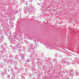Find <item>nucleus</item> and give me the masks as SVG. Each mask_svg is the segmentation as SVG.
<instances>
[{
    "mask_svg": "<svg viewBox=\"0 0 79 79\" xmlns=\"http://www.w3.org/2000/svg\"><path fill=\"white\" fill-rule=\"evenodd\" d=\"M56 61V59H54L53 60V61Z\"/></svg>",
    "mask_w": 79,
    "mask_h": 79,
    "instance_id": "2",
    "label": "nucleus"
},
{
    "mask_svg": "<svg viewBox=\"0 0 79 79\" xmlns=\"http://www.w3.org/2000/svg\"><path fill=\"white\" fill-rule=\"evenodd\" d=\"M22 58H23V57L22 56H21Z\"/></svg>",
    "mask_w": 79,
    "mask_h": 79,
    "instance_id": "6",
    "label": "nucleus"
},
{
    "mask_svg": "<svg viewBox=\"0 0 79 79\" xmlns=\"http://www.w3.org/2000/svg\"><path fill=\"white\" fill-rule=\"evenodd\" d=\"M27 62H29L30 61L29 60H27Z\"/></svg>",
    "mask_w": 79,
    "mask_h": 79,
    "instance_id": "3",
    "label": "nucleus"
},
{
    "mask_svg": "<svg viewBox=\"0 0 79 79\" xmlns=\"http://www.w3.org/2000/svg\"><path fill=\"white\" fill-rule=\"evenodd\" d=\"M76 76H78V75H79V73L78 72H77L76 73Z\"/></svg>",
    "mask_w": 79,
    "mask_h": 79,
    "instance_id": "1",
    "label": "nucleus"
},
{
    "mask_svg": "<svg viewBox=\"0 0 79 79\" xmlns=\"http://www.w3.org/2000/svg\"><path fill=\"white\" fill-rule=\"evenodd\" d=\"M3 37L1 38V39H3Z\"/></svg>",
    "mask_w": 79,
    "mask_h": 79,
    "instance_id": "5",
    "label": "nucleus"
},
{
    "mask_svg": "<svg viewBox=\"0 0 79 79\" xmlns=\"http://www.w3.org/2000/svg\"><path fill=\"white\" fill-rule=\"evenodd\" d=\"M26 8H27V7H26Z\"/></svg>",
    "mask_w": 79,
    "mask_h": 79,
    "instance_id": "7",
    "label": "nucleus"
},
{
    "mask_svg": "<svg viewBox=\"0 0 79 79\" xmlns=\"http://www.w3.org/2000/svg\"><path fill=\"white\" fill-rule=\"evenodd\" d=\"M7 78H9V76H7Z\"/></svg>",
    "mask_w": 79,
    "mask_h": 79,
    "instance_id": "4",
    "label": "nucleus"
}]
</instances>
